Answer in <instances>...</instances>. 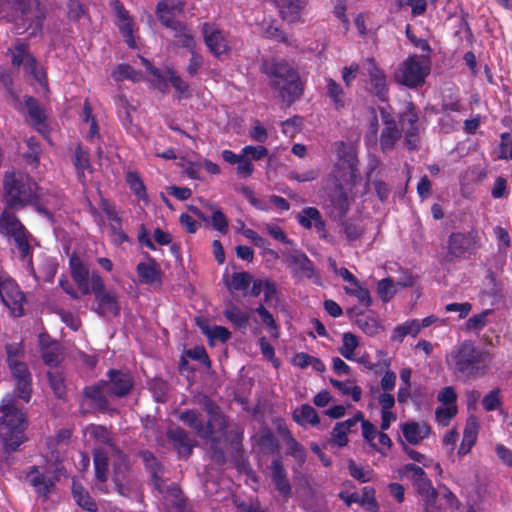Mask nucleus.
Returning <instances> with one entry per match:
<instances>
[{"instance_id": "nucleus-36", "label": "nucleus", "mask_w": 512, "mask_h": 512, "mask_svg": "<svg viewBox=\"0 0 512 512\" xmlns=\"http://www.w3.org/2000/svg\"><path fill=\"white\" fill-rule=\"evenodd\" d=\"M94 469L96 477V488L102 492H106L104 489L105 482L108 476V458L105 453L96 451L94 453Z\"/></svg>"}, {"instance_id": "nucleus-3", "label": "nucleus", "mask_w": 512, "mask_h": 512, "mask_svg": "<svg viewBox=\"0 0 512 512\" xmlns=\"http://www.w3.org/2000/svg\"><path fill=\"white\" fill-rule=\"evenodd\" d=\"M447 363L457 378L478 379L487 374L491 355L487 350L476 346L472 340H464L451 350Z\"/></svg>"}, {"instance_id": "nucleus-45", "label": "nucleus", "mask_w": 512, "mask_h": 512, "mask_svg": "<svg viewBox=\"0 0 512 512\" xmlns=\"http://www.w3.org/2000/svg\"><path fill=\"white\" fill-rule=\"evenodd\" d=\"M357 504L362 506L367 512H378L379 504L375 498V489L370 486H365L362 493H358Z\"/></svg>"}, {"instance_id": "nucleus-29", "label": "nucleus", "mask_w": 512, "mask_h": 512, "mask_svg": "<svg viewBox=\"0 0 512 512\" xmlns=\"http://www.w3.org/2000/svg\"><path fill=\"white\" fill-rule=\"evenodd\" d=\"M287 263L289 267L301 272L307 278H311L314 275L313 262L301 251L295 250L289 253L287 255Z\"/></svg>"}, {"instance_id": "nucleus-40", "label": "nucleus", "mask_w": 512, "mask_h": 512, "mask_svg": "<svg viewBox=\"0 0 512 512\" xmlns=\"http://www.w3.org/2000/svg\"><path fill=\"white\" fill-rule=\"evenodd\" d=\"M25 105L28 112V118L33 126L38 129L45 126V115L42 108L39 106L36 98L32 96H25Z\"/></svg>"}, {"instance_id": "nucleus-22", "label": "nucleus", "mask_w": 512, "mask_h": 512, "mask_svg": "<svg viewBox=\"0 0 512 512\" xmlns=\"http://www.w3.org/2000/svg\"><path fill=\"white\" fill-rule=\"evenodd\" d=\"M298 223L306 228L311 229L314 227L323 239H327L326 224L322 218L320 211L315 207H305L296 216Z\"/></svg>"}, {"instance_id": "nucleus-33", "label": "nucleus", "mask_w": 512, "mask_h": 512, "mask_svg": "<svg viewBox=\"0 0 512 512\" xmlns=\"http://www.w3.org/2000/svg\"><path fill=\"white\" fill-rule=\"evenodd\" d=\"M17 72L18 71L13 67H0V84L11 97L15 107L21 104L20 96L17 90L14 88V78Z\"/></svg>"}, {"instance_id": "nucleus-34", "label": "nucleus", "mask_w": 512, "mask_h": 512, "mask_svg": "<svg viewBox=\"0 0 512 512\" xmlns=\"http://www.w3.org/2000/svg\"><path fill=\"white\" fill-rule=\"evenodd\" d=\"M159 493L176 508L177 512H186V498L177 484L167 485L165 481L164 491Z\"/></svg>"}, {"instance_id": "nucleus-28", "label": "nucleus", "mask_w": 512, "mask_h": 512, "mask_svg": "<svg viewBox=\"0 0 512 512\" xmlns=\"http://www.w3.org/2000/svg\"><path fill=\"white\" fill-rule=\"evenodd\" d=\"M136 271L141 283L152 285L161 281V271L156 261L149 257L147 262L137 264Z\"/></svg>"}, {"instance_id": "nucleus-13", "label": "nucleus", "mask_w": 512, "mask_h": 512, "mask_svg": "<svg viewBox=\"0 0 512 512\" xmlns=\"http://www.w3.org/2000/svg\"><path fill=\"white\" fill-rule=\"evenodd\" d=\"M92 293L95 295L97 308L95 312L100 316L120 314V304L115 293L105 291L104 281L101 276L94 275Z\"/></svg>"}, {"instance_id": "nucleus-35", "label": "nucleus", "mask_w": 512, "mask_h": 512, "mask_svg": "<svg viewBox=\"0 0 512 512\" xmlns=\"http://www.w3.org/2000/svg\"><path fill=\"white\" fill-rule=\"evenodd\" d=\"M401 136L402 131L398 129L396 122H386V127H384L380 135L381 149L384 152L391 151Z\"/></svg>"}, {"instance_id": "nucleus-43", "label": "nucleus", "mask_w": 512, "mask_h": 512, "mask_svg": "<svg viewBox=\"0 0 512 512\" xmlns=\"http://www.w3.org/2000/svg\"><path fill=\"white\" fill-rule=\"evenodd\" d=\"M206 427L211 431V436L208 439H215L216 431H219L223 437H228L229 423L222 411L208 418Z\"/></svg>"}, {"instance_id": "nucleus-60", "label": "nucleus", "mask_w": 512, "mask_h": 512, "mask_svg": "<svg viewBox=\"0 0 512 512\" xmlns=\"http://www.w3.org/2000/svg\"><path fill=\"white\" fill-rule=\"evenodd\" d=\"M48 379H49L50 386H51L54 394L56 395V397L63 398L66 394V387H65L64 378H63L62 374H60L58 372H55V373L49 372Z\"/></svg>"}, {"instance_id": "nucleus-55", "label": "nucleus", "mask_w": 512, "mask_h": 512, "mask_svg": "<svg viewBox=\"0 0 512 512\" xmlns=\"http://www.w3.org/2000/svg\"><path fill=\"white\" fill-rule=\"evenodd\" d=\"M358 327L367 335L374 336L379 333L381 326L373 317L361 315L356 321Z\"/></svg>"}, {"instance_id": "nucleus-6", "label": "nucleus", "mask_w": 512, "mask_h": 512, "mask_svg": "<svg viewBox=\"0 0 512 512\" xmlns=\"http://www.w3.org/2000/svg\"><path fill=\"white\" fill-rule=\"evenodd\" d=\"M0 230L14 239L20 252V259L24 262L27 271L34 274L32 262V247L30 245L31 234L21 223L15 213L4 210L0 216Z\"/></svg>"}, {"instance_id": "nucleus-61", "label": "nucleus", "mask_w": 512, "mask_h": 512, "mask_svg": "<svg viewBox=\"0 0 512 512\" xmlns=\"http://www.w3.org/2000/svg\"><path fill=\"white\" fill-rule=\"evenodd\" d=\"M242 155L247 157L249 161H259L268 155V150L266 147L258 145L252 146L247 145L241 150Z\"/></svg>"}, {"instance_id": "nucleus-42", "label": "nucleus", "mask_w": 512, "mask_h": 512, "mask_svg": "<svg viewBox=\"0 0 512 512\" xmlns=\"http://www.w3.org/2000/svg\"><path fill=\"white\" fill-rule=\"evenodd\" d=\"M224 316L236 328L246 330L250 318L248 312L243 311L236 305H230L227 309H225Z\"/></svg>"}, {"instance_id": "nucleus-32", "label": "nucleus", "mask_w": 512, "mask_h": 512, "mask_svg": "<svg viewBox=\"0 0 512 512\" xmlns=\"http://www.w3.org/2000/svg\"><path fill=\"white\" fill-rule=\"evenodd\" d=\"M73 165L77 172L79 182H86L85 171L91 170L90 156L88 150L84 149L80 144L77 145L72 158Z\"/></svg>"}, {"instance_id": "nucleus-26", "label": "nucleus", "mask_w": 512, "mask_h": 512, "mask_svg": "<svg viewBox=\"0 0 512 512\" xmlns=\"http://www.w3.org/2000/svg\"><path fill=\"white\" fill-rule=\"evenodd\" d=\"M178 419L193 429L201 439L209 438L211 431L206 427L202 415L198 410L189 409L179 413Z\"/></svg>"}, {"instance_id": "nucleus-17", "label": "nucleus", "mask_w": 512, "mask_h": 512, "mask_svg": "<svg viewBox=\"0 0 512 512\" xmlns=\"http://www.w3.org/2000/svg\"><path fill=\"white\" fill-rule=\"evenodd\" d=\"M366 75L369 77L371 92L380 100L386 101L388 95V86L386 75L380 69L373 58H368L364 63Z\"/></svg>"}, {"instance_id": "nucleus-63", "label": "nucleus", "mask_w": 512, "mask_h": 512, "mask_svg": "<svg viewBox=\"0 0 512 512\" xmlns=\"http://www.w3.org/2000/svg\"><path fill=\"white\" fill-rule=\"evenodd\" d=\"M377 290L383 301H389L396 292L394 281L391 278L382 279L378 283Z\"/></svg>"}, {"instance_id": "nucleus-59", "label": "nucleus", "mask_w": 512, "mask_h": 512, "mask_svg": "<svg viewBox=\"0 0 512 512\" xmlns=\"http://www.w3.org/2000/svg\"><path fill=\"white\" fill-rule=\"evenodd\" d=\"M112 77L115 81L121 82L124 80H133L137 78V73L132 66L128 64H119L112 72Z\"/></svg>"}, {"instance_id": "nucleus-30", "label": "nucleus", "mask_w": 512, "mask_h": 512, "mask_svg": "<svg viewBox=\"0 0 512 512\" xmlns=\"http://www.w3.org/2000/svg\"><path fill=\"white\" fill-rule=\"evenodd\" d=\"M325 95L330 99L336 110L346 106V93L342 86L330 77L325 78Z\"/></svg>"}, {"instance_id": "nucleus-12", "label": "nucleus", "mask_w": 512, "mask_h": 512, "mask_svg": "<svg viewBox=\"0 0 512 512\" xmlns=\"http://www.w3.org/2000/svg\"><path fill=\"white\" fill-rule=\"evenodd\" d=\"M0 299L14 316L23 315L24 294L11 277L2 273H0Z\"/></svg>"}, {"instance_id": "nucleus-38", "label": "nucleus", "mask_w": 512, "mask_h": 512, "mask_svg": "<svg viewBox=\"0 0 512 512\" xmlns=\"http://www.w3.org/2000/svg\"><path fill=\"white\" fill-rule=\"evenodd\" d=\"M72 495L77 505H79L82 509L88 512H97V503L89 495L85 488L75 481H73L72 485Z\"/></svg>"}, {"instance_id": "nucleus-48", "label": "nucleus", "mask_w": 512, "mask_h": 512, "mask_svg": "<svg viewBox=\"0 0 512 512\" xmlns=\"http://www.w3.org/2000/svg\"><path fill=\"white\" fill-rule=\"evenodd\" d=\"M477 438V425L475 422L468 423L464 429L462 442L458 454L466 455L475 444Z\"/></svg>"}, {"instance_id": "nucleus-2", "label": "nucleus", "mask_w": 512, "mask_h": 512, "mask_svg": "<svg viewBox=\"0 0 512 512\" xmlns=\"http://www.w3.org/2000/svg\"><path fill=\"white\" fill-rule=\"evenodd\" d=\"M3 201L5 209L14 213L28 205L35 211L54 222L48 208L44 207L39 196V186L28 174L16 171L6 172L3 179Z\"/></svg>"}, {"instance_id": "nucleus-49", "label": "nucleus", "mask_w": 512, "mask_h": 512, "mask_svg": "<svg viewBox=\"0 0 512 512\" xmlns=\"http://www.w3.org/2000/svg\"><path fill=\"white\" fill-rule=\"evenodd\" d=\"M255 312L260 316L262 323L267 327L271 337L277 338L279 336V326L264 304L260 303L255 309Z\"/></svg>"}, {"instance_id": "nucleus-27", "label": "nucleus", "mask_w": 512, "mask_h": 512, "mask_svg": "<svg viewBox=\"0 0 512 512\" xmlns=\"http://www.w3.org/2000/svg\"><path fill=\"white\" fill-rule=\"evenodd\" d=\"M402 433L407 442L416 445L431 433V427L426 422H407L402 426Z\"/></svg>"}, {"instance_id": "nucleus-47", "label": "nucleus", "mask_w": 512, "mask_h": 512, "mask_svg": "<svg viewBox=\"0 0 512 512\" xmlns=\"http://www.w3.org/2000/svg\"><path fill=\"white\" fill-rule=\"evenodd\" d=\"M341 229L349 242L358 240L365 231L362 221L344 220L341 222Z\"/></svg>"}, {"instance_id": "nucleus-54", "label": "nucleus", "mask_w": 512, "mask_h": 512, "mask_svg": "<svg viewBox=\"0 0 512 512\" xmlns=\"http://www.w3.org/2000/svg\"><path fill=\"white\" fill-rule=\"evenodd\" d=\"M503 405L501 399V391L499 388L491 390L482 399V406L487 412L495 411L500 409Z\"/></svg>"}, {"instance_id": "nucleus-41", "label": "nucleus", "mask_w": 512, "mask_h": 512, "mask_svg": "<svg viewBox=\"0 0 512 512\" xmlns=\"http://www.w3.org/2000/svg\"><path fill=\"white\" fill-rule=\"evenodd\" d=\"M29 481L39 496L44 499L48 498L50 489L53 486V482L50 478L46 477L44 474L38 473L34 467L33 472L29 475Z\"/></svg>"}, {"instance_id": "nucleus-10", "label": "nucleus", "mask_w": 512, "mask_h": 512, "mask_svg": "<svg viewBox=\"0 0 512 512\" xmlns=\"http://www.w3.org/2000/svg\"><path fill=\"white\" fill-rule=\"evenodd\" d=\"M109 396L111 395L105 380L87 385L82 392L80 408L85 413L94 411L107 412L110 410Z\"/></svg>"}, {"instance_id": "nucleus-57", "label": "nucleus", "mask_w": 512, "mask_h": 512, "mask_svg": "<svg viewBox=\"0 0 512 512\" xmlns=\"http://www.w3.org/2000/svg\"><path fill=\"white\" fill-rule=\"evenodd\" d=\"M180 28L181 29H172V31L174 32V36L179 40L180 44L183 47L189 49L190 51H193L195 47L193 35L191 34L187 26L182 22L180 23Z\"/></svg>"}, {"instance_id": "nucleus-11", "label": "nucleus", "mask_w": 512, "mask_h": 512, "mask_svg": "<svg viewBox=\"0 0 512 512\" xmlns=\"http://www.w3.org/2000/svg\"><path fill=\"white\" fill-rule=\"evenodd\" d=\"M480 248V238L475 231L455 232L449 236L448 252L457 259H467Z\"/></svg>"}, {"instance_id": "nucleus-19", "label": "nucleus", "mask_w": 512, "mask_h": 512, "mask_svg": "<svg viewBox=\"0 0 512 512\" xmlns=\"http://www.w3.org/2000/svg\"><path fill=\"white\" fill-rule=\"evenodd\" d=\"M166 437L180 458H188L192 455L195 442L185 429L169 428Z\"/></svg>"}, {"instance_id": "nucleus-15", "label": "nucleus", "mask_w": 512, "mask_h": 512, "mask_svg": "<svg viewBox=\"0 0 512 512\" xmlns=\"http://www.w3.org/2000/svg\"><path fill=\"white\" fill-rule=\"evenodd\" d=\"M71 276L84 295L92 293L94 275L100 276L97 271H90L89 267L78 257L72 254L69 259Z\"/></svg>"}, {"instance_id": "nucleus-1", "label": "nucleus", "mask_w": 512, "mask_h": 512, "mask_svg": "<svg viewBox=\"0 0 512 512\" xmlns=\"http://www.w3.org/2000/svg\"><path fill=\"white\" fill-rule=\"evenodd\" d=\"M15 381L17 397L6 395L1 403L0 438L6 453L15 452L26 441L27 421L17 405V398L29 402L32 394V375L24 362L9 365Z\"/></svg>"}, {"instance_id": "nucleus-37", "label": "nucleus", "mask_w": 512, "mask_h": 512, "mask_svg": "<svg viewBox=\"0 0 512 512\" xmlns=\"http://www.w3.org/2000/svg\"><path fill=\"white\" fill-rule=\"evenodd\" d=\"M279 432L287 446V453L299 462H304L306 458L304 446L292 436L291 432L286 427H279Z\"/></svg>"}, {"instance_id": "nucleus-62", "label": "nucleus", "mask_w": 512, "mask_h": 512, "mask_svg": "<svg viewBox=\"0 0 512 512\" xmlns=\"http://www.w3.org/2000/svg\"><path fill=\"white\" fill-rule=\"evenodd\" d=\"M252 281L253 277L249 272H235L232 274V287L235 290H246Z\"/></svg>"}, {"instance_id": "nucleus-56", "label": "nucleus", "mask_w": 512, "mask_h": 512, "mask_svg": "<svg viewBox=\"0 0 512 512\" xmlns=\"http://www.w3.org/2000/svg\"><path fill=\"white\" fill-rule=\"evenodd\" d=\"M167 80L173 86V88L178 92L179 98L188 97L189 93V85L186 81H184L174 70H167Z\"/></svg>"}, {"instance_id": "nucleus-39", "label": "nucleus", "mask_w": 512, "mask_h": 512, "mask_svg": "<svg viewBox=\"0 0 512 512\" xmlns=\"http://www.w3.org/2000/svg\"><path fill=\"white\" fill-rule=\"evenodd\" d=\"M420 332V321L412 319L397 325L392 332L391 339L401 343L408 335L416 337Z\"/></svg>"}, {"instance_id": "nucleus-25", "label": "nucleus", "mask_w": 512, "mask_h": 512, "mask_svg": "<svg viewBox=\"0 0 512 512\" xmlns=\"http://www.w3.org/2000/svg\"><path fill=\"white\" fill-rule=\"evenodd\" d=\"M279 9L281 17L290 23L301 20V13L304 10L307 0H273Z\"/></svg>"}, {"instance_id": "nucleus-5", "label": "nucleus", "mask_w": 512, "mask_h": 512, "mask_svg": "<svg viewBox=\"0 0 512 512\" xmlns=\"http://www.w3.org/2000/svg\"><path fill=\"white\" fill-rule=\"evenodd\" d=\"M9 5L12 16L16 22L18 33L20 30L30 31V37L42 32L45 19V9L38 0H5Z\"/></svg>"}, {"instance_id": "nucleus-9", "label": "nucleus", "mask_w": 512, "mask_h": 512, "mask_svg": "<svg viewBox=\"0 0 512 512\" xmlns=\"http://www.w3.org/2000/svg\"><path fill=\"white\" fill-rule=\"evenodd\" d=\"M6 55L10 57L11 65L18 71L20 67L26 74L32 76L36 81L42 83L45 74L38 69L37 60L30 52L29 44L17 39L7 49Z\"/></svg>"}, {"instance_id": "nucleus-58", "label": "nucleus", "mask_w": 512, "mask_h": 512, "mask_svg": "<svg viewBox=\"0 0 512 512\" xmlns=\"http://www.w3.org/2000/svg\"><path fill=\"white\" fill-rule=\"evenodd\" d=\"M207 442H210L209 456L210 459L218 464L223 465L226 463V454L224 450L219 447V437H215V439H204Z\"/></svg>"}, {"instance_id": "nucleus-64", "label": "nucleus", "mask_w": 512, "mask_h": 512, "mask_svg": "<svg viewBox=\"0 0 512 512\" xmlns=\"http://www.w3.org/2000/svg\"><path fill=\"white\" fill-rule=\"evenodd\" d=\"M499 145V158L512 159V135L508 132L501 134Z\"/></svg>"}, {"instance_id": "nucleus-50", "label": "nucleus", "mask_w": 512, "mask_h": 512, "mask_svg": "<svg viewBox=\"0 0 512 512\" xmlns=\"http://www.w3.org/2000/svg\"><path fill=\"white\" fill-rule=\"evenodd\" d=\"M198 324L202 332L210 339V341L219 340L220 342L224 343L231 337V333L227 328L223 326L215 325L210 328L206 323L202 325L200 322H198Z\"/></svg>"}, {"instance_id": "nucleus-23", "label": "nucleus", "mask_w": 512, "mask_h": 512, "mask_svg": "<svg viewBox=\"0 0 512 512\" xmlns=\"http://www.w3.org/2000/svg\"><path fill=\"white\" fill-rule=\"evenodd\" d=\"M112 6L117 16L116 25L125 38V42L129 47L133 48L135 46V41L133 38L132 20L129 16V13L124 8L123 4L118 0L114 1Z\"/></svg>"}, {"instance_id": "nucleus-21", "label": "nucleus", "mask_w": 512, "mask_h": 512, "mask_svg": "<svg viewBox=\"0 0 512 512\" xmlns=\"http://www.w3.org/2000/svg\"><path fill=\"white\" fill-rule=\"evenodd\" d=\"M347 193L342 186H336L325 201L327 214L334 219H343L349 210Z\"/></svg>"}, {"instance_id": "nucleus-46", "label": "nucleus", "mask_w": 512, "mask_h": 512, "mask_svg": "<svg viewBox=\"0 0 512 512\" xmlns=\"http://www.w3.org/2000/svg\"><path fill=\"white\" fill-rule=\"evenodd\" d=\"M359 346L358 338L351 332H346L342 336V345L339 347V353L347 360L354 361V351Z\"/></svg>"}, {"instance_id": "nucleus-4", "label": "nucleus", "mask_w": 512, "mask_h": 512, "mask_svg": "<svg viewBox=\"0 0 512 512\" xmlns=\"http://www.w3.org/2000/svg\"><path fill=\"white\" fill-rule=\"evenodd\" d=\"M262 72L269 78L270 87L288 105L303 94V85L298 72L284 60H263Z\"/></svg>"}, {"instance_id": "nucleus-53", "label": "nucleus", "mask_w": 512, "mask_h": 512, "mask_svg": "<svg viewBox=\"0 0 512 512\" xmlns=\"http://www.w3.org/2000/svg\"><path fill=\"white\" fill-rule=\"evenodd\" d=\"M126 182L139 200H146V188L136 172H128L126 175Z\"/></svg>"}, {"instance_id": "nucleus-18", "label": "nucleus", "mask_w": 512, "mask_h": 512, "mask_svg": "<svg viewBox=\"0 0 512 512\" xmlns=\"http://www.w3.org/2000/svg\"><path fill=\"white\" fill-rule=\"evenodd\" d=\"M106 375L108 380L105 381L108 384V391L111 396L122 398L130 393L134 381L129 372L110 369Z\"/></svg>"}, {"instance_id": "nucleus-52", "label": "nucleus", "mask_w": 512, "mask_h": 512, "mask_svg": "<svg viewBox=\"0 0 512 512\" xmlns=\"http://www.w3.org/2000/svg\"><path fill=\"white\" fill-rule=\"evenodd\" d=\"M210 210L212 211V215L210 216V224L213 229L216 231L226 234L228 232V220L224 213L214 205H210Z\"/></svg>"}, {"instance_id": "nucleus-20", "label": "nucleus", "mask_w": 512, "mask_h": 512, "mask_svg": "<svg viewBox=\"0 0 512 512\" xmlns=\"http://www.w3.org/2000/svg\"><path fill=\"white\" fill-rule=\"evenodd\" d=\"M138 456L141 458L145 469L150 474L151 482L158 492L164 491V466L157 457L149 450H140Z\"/></svg>"}, {"instance_id": "nucleus-8", "label": "nucleus", "mask_w": 512, "mask_h": 512, "mask_svg": "<svg viewBox=\"0 0 512 512\" xmlns=\"http://www.w3.org/2000/svg\"><path fill=\"white\" fill-rule=\"evenodd\" d=\"M399 474L401 477L407 478L412 482L414 489L427 507H433L435 505L438 492L433 487L432 481L423 468L414 463H408L400 468Z\"/></svg>"}, {"instance_id": "nucleus-14", "label": "nucleus", "mask_w": 512, "mask_h": 512, "mask_svg": "<svg viewBox=\"0 0 512 512\" xmlns=\"http://www.w3.org/2000/svg\"><path fill=\"white\" fill-rule=\"evenodd\" d=\"M418 113L414 105L410 104L404 112L400 114L399 123L401 131L404 132V146L408 150H416L419 143Z\"/></svg>"}, {"instance_id": "nucleus-44", "label": "nucleus", "mask_w": 512, "mask_h": 512, "mask_svg": "<svg viewBox=\"0 0 512 512\" xmlns=\"http://www.w3.org/2000/svg\"><path fill=\"white\" fill-rule=\"evenodd\" d=\"M293 418L302 426L305 424L317 425L320 421L316 410L309 404H304L300 409L296 410L293 414Z\"/></svg>"}, {"instance_id": "nucleus-31", "label": "nucleus", "mask_w": 512, "mask_h": 512, "mask_svg": "<svg viewBox=\"0 0 512 512\" xmlns=\"http://www.w3.org/2000/svg\"><path fill=\"white\" fill-rule=\"evenodd\" d=\"M41 356L46 365L57 366L61 361V347L56 341H46L40 336Z\"/></svg>"}, {"instance_id": "nucleus-24", "label": "nucleus", "mask_w": 512, "mask_h": 512, "mask_svg": "<svg viewBox=\"0 0 512 512\" xmlns=\"http://www.w3.org/2000/svg\"><path fill=\"white\" fill-rule=\"evenodd\" d=\"M271 479L276 490L284 498L291 497L292 487L287 478V472L280 459H274L271 463Z\"/></svg>"}, {"instance_id": "nucleus-16", "label": "nucleus", "mask_w": 512, "mask_h": 512, "mask_svg": "<svg viewBox=\"0 0 512 512\" xmlns=\"http://www.w3.org/2000/svg\"><path fill=\"white\" fill-rule=\"evenodd\" d=\"M202 34L205 45L215 57H220L228 52L229 46L226 36L216 25L203 23Z\"/></svg>"}, {"instance_id": "nucleus-7", "label": "nucleus", "mask_w": 512, "mask_h": 512, "mask_svg": "<svg viewBox=\"0 0 512 512\" xmlns=\"http://www.w3.org/2000/svg\"><path fill=\"white\" fill-rule=\"evenodd\" d=\"M430 73V63L427 57L413 55L408 57L399 67L395 79L409 88L422 86Z\"/></svg>"}, {"instance_id": "nucleus-51", "label": "nucleus", "mask_w": 512, "mask_h": 512, "mask_svg": "<svg viewBox=\"0 0 512 512\" xmlns=\"http://www.w3.org/2000/svg\"><path fill=\"white\" fill-rule=\"evenodd\" d=\"M345 292L348 295L355 296L359 302L366 307L370 306L372 303V299L370 293L367 288L363 287L359 280H355L350 284V287H345Z\"/></svg>"}]
</instances>
